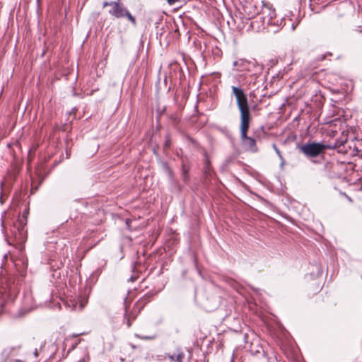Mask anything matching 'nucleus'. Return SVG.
<instances>
[{"label":"nucleus","mask_w":362,"mask_h":362,"mask_svg":"<svg viewBox=\"0 0 362 362\" xmlns=\"http://www.w3.org/2000/svg\"><path fill=\"white\" fill-rule=\"evenodd\" d=\"M33 354H34V356H35V357H37V356L38 353H37V349H35V351H34Z\"/></svg>","instance_id":"obj_16"},{"label":"nucleus","mask_w":362,"mask_h":362,"mask_svg":"<svg viewBox=\"0 0 362 362\" xmlns=\"http://www.w3.org/2000/svg\"><path fill=\"white\" fill-rule=\"evenodd\" d=\"M111 6L109 13L117 18L126 17L134 25H136V21L128 9L120 4L119 1H105L103 7Z\"/></svg>","instance_id":"obj_3"},{"label":"nucleus","mask_w":362,"mask_h":362,"mask_svg":"<svg viewBox=\"0 0 362 362\" xmlns=\"http://www.w3.org/2000/svg\"><path fill=\"white\" fill-rule=\"evenodd\" d=\"M83 356L77 362H89L90 356L87 349H84L83 351Z\"/></svg>","instance_id":"obj_9"},{"label":"nucleus","mask_w":362,"mask_h":362,"mask_svg":"<svg viewBox=\"0 0 362 362\" xmlns=\"http://www.w3.org/2000/svg\"><path fill=\"white\" fill-rule=\"evenodd\" d=\"M136 277H134L133 276H131V278L129 279V281H134L135 280Z\"/></svg>","instance_id":"obj_17"},{"label":"nucleus","mask_w":362,"mask_h":362,"mask_svg":"<svg viewBox=\"0 0 362 362\" xmlns=\"http://www.w3.org/2000/svg\"><path fill=\"white\" fill-rule=\"evenodd\" d=\"M37 176H38L39 179H40V180L39 183L37 184V185L35 187V190L37 189L38 185H40L44 180V177H41L40 175H37Z\"/></svg>","instance_id":"obj_15"},{"label":"nucleus","mask_w":362,"mask_h":362,"mask_svg":"<svg viewBox=\"0 0 362 362\" xmlns=\"http://www.w3.org/2000/svg\"><path fill=\"white\" fill-rule=\"evenodd\" d=\"M250 119L240 121V137L243 146L247 151L256 152L257 151V147L255 140L253 138L247 136V132L250 127Z\"/></svg>","instance_id":"obj_5"},{"label":"nucleus","mask_w":362,"mask_h":362,"mask_svg":"<svg viewBox=\"0 0 362 362\" xmlns=\"http://www.w3.org/2000/svg\"><path fill=\"white\" fill-rule=\"evenodd\" d=\"M169 5H173L177 2H180V0H165Z\"/></svg>","instance_id":"obj_13"},{"label":"nucleus","mask_w":362,"mask_h":362,"mask_svg":"<svg viewBox=\"0 0 362 362\" xmlns=\"http://www.w3.org/2000/svg\"><path fill=\"white\" fill-rule=\"evenodd\" d=\"M250 65V62L243 59H240L233 62L234 69L238 71L249 70Z\"/></svg>","instance_id":"obj_6"},{"label":"nucleus","mask_w":362,"mask_h":362,"mask_svg":"<svg viewBox=\"0 0 362 362\" xmlns=\"http://www.w3.org/2000/svg\"><path fill=\"white\" fill-rule=\"evenodd\" d=\"M15 362H23L22 361H20V360H17Z\"/></svg>","instance_id":"obj_21"},{"label":"nucleus","mask_w":362,"mask_h":362,"mask_svg":"<svg viewBox=\"0 0 362 362\" xmlns=\"http://www.w3.org/2000/svg\"><path fill=\"white\" fill-rule=\"evenodd\" d=\"M300 151L308 158H315L330 148L328 145L319 142H310L301 145Z\"/></svg>","instance_id":"obj_4"},{"label":"nucleus","mask_w":362,"mask_h":362,"mask_svg":"<svg viewBox=\"0 0 362 362\" xmlns=\"http://www.w3.org/2000/svg\"><path fill=\"white\" fill-rule=\"evenodd\" d=\"M273 148L275 150L276 154L278 155L279 158L281 159V166L283 167L284 165V159L279 151V149L276 147V146L275 144L273 145Z\"/></svg>","instance_id":"obj_10"},{"label":"nucleus","mask_w":362,"mask_h":362,"mask_svg":"<svg viewBox=\"0 0 362 362\" xmlns=\"http://www.w3.org/2000/svg\"><path fill=\"white\" fill-rule=\"evenodd\" d=\"M124 318L127 320L126 323L128 327H130L132 325V320L129 317L124 316Z\"/></svg>","instance_id":"obj_14"},{"label":"nucleus","mask_w":362,"mask_h":362,"mask_svg":"<svg viewBox=\"0 0 362 362\" xmlns=\"http://www.w3.org/2000/svg\"><path fill=\"white\" fill-rule=\"evenodd\" d=\"M232 91L240 112V121L250 119L247 98L243 90L236 86H232Z\"/></svg>","instance_id":"obj_2"},{"label":"nucleus","mask_w":362,"mask_h":362,"mask_svg":"<svg viewBox=\"0 0 362 362\" xmlns=\"http://www.w3.org/2000/svg\"><path fill=\"white\" fill-rule=\"evenodd\" d=\"M135 337L144 339V340H152L155 339V336H147V335H141L139 334H134Z\"/></svg>","instance_id":"obj_11"},{"label":"nucleus","mask_w":362,"mask_h":362,"mask_svg":"<svg viewBox=\"0 0 362 362\" xmlns=\"http://www.w3.org/2000/svg\"><path fill=\"white\" fill-rule=\"evenodd\" d=\"M129 220L127 219V221H126L127 225H129Z\"/></svg>","instance_id":"obj_20"},{"label":"nucleus","mask_w":362,"mask_h":362,"mask_svg":"<svg viewBox=\"0 0 362 362\" xmlns=\"http://www.w3.org/2000/svg\"><path fill=\"white\" fill-rule=\"evenodd\" d=\"M87 300L81 301L79 304L77 302H71V304H69V307H71L72 310L81 311L83 309L86 305Z\"/></svg>","instance_id":"obj_7"},{"label":"nucleus","mask_w":362,"mask_h":362,"mask_svg":"<svg viewBox=\"0 0 362 362\" xmlns=\"http://www.w3.org/2000/svg\"><path fill=\"white\" fill-rule=\"evenodd\" d=\"M262 16L260 18L262 21V25L264 28H267L268 30L272 33H276L282 26L284 18H281L280 21L276 19V12L272 6L269 5H264L262 9Z\"/></svg>","instance_id":"obj_1"},{"label":"nucleus","mask_w":362,"mask_h":362,"mask_svg":"<svg viewBox=\"0 0 362 362\" xmlns=\"http://www.w3.org/2000/svg\"><path fill=\"white\" fill-rule=\"evenodd\" d=\"M296 29V25L294 24L292 25V30H294Z\"/></svg>","instance_id":"obj_18"},{"label":"nucleus","mask_w":362,"mask_h":362,"mask_svg":"<svg viewBox=\"0 0 362 362\" xmlns=\"http://www.w3.org/2000/svg\"><path fill=\"white\" fill-rule=\"evenodd\" d=\"M182 356H183L182 354H178V355H177L175 356H171L170 358L173 361L181 362V358H182Z\"/></svg>","instance_id":"obj_12"},{"label":"nucleus","mask_w":362,"mask_h":362,"mask_svg":"<svg viewBox=\"0 0 362 362\" xmlns=\"http://www.w3.org/2000/svg\"><path fill=\"white\" fill-rule=\"evenodd\" d=\"M34 184H35V181L33 180H32V185H33V187H33ZM33 189V188H32V189Z\"/></svg>","instance_id":"obj_19"},{"label":"nucleus","mask_w":362,"mask_h":362,"mask_svg":"<svg viewBox=\"0 0 362 362\" xmlns=\"http://www.w3.org/2000/svg\"><path fill=\"white\" fill-rule=\"evenodd\" d=\"M14 300V294H8L5 293L3 296V300L0 301V306L3 309V307L5 306L6 303L8 302H12Z\"/></svg>","instance_id":"obj_8"}]
</instances>
